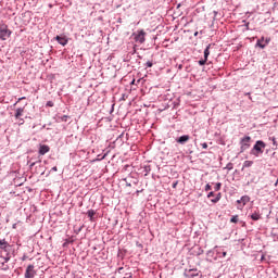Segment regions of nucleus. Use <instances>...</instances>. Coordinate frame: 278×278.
Here are the masks:
<instances>
[{
	"label": "nucleus",
	"mask_w": 278,
	"mask_h": 278,
	"mask_svg": "<svg viewBox=\"0 0 278 278\" xmlns=\"http://www.w3.org/2000/svg\"><path fill=\"white\" fill-rule=\"evenodd\" d=\"M179 185V180H176V181H174L173 184H172V188H177V186Z\"/></svg>",
	"instance_id": "obj_39"
},
{
	"label": "nucleus",
	"mask_w": 278,
	"mask_h": 278,
	"mask_svg": "<svg viewBox=\"0 0 278 278\" xmlns=\"http://www.w3.org/2000/svg\"><path fill=\"white\" fill-rule=\"evenodd\" d=\"M220 188H223V184L222 182H216L215 187H214L215 192H218L220 190Z\"/></svg>",
	"instance_id": "obj_27"
},
{
	"label": "nucleus",
	"mask_w": 278,
	"mask_h": 278,
	"mask_svg": "<svg viewBox=\"0 0 278 278\" xmlns=\"http://www.w3.org/2000/svg\"><path fill=\"white\" fill-rule=\"evenodd\" d=\"M202 253H203V250H201L198 255H201Z\"/></svg>",
	"instance_id": "obj_58"
},
{
	"label": "nucleus",
	"mask_w": 278,
	"mask_h": 278,
	"mask_svg": "<svg viewBox=\"0 0 278 278\" xmlns=\"http://www.w3.org/2000/svg\"><path fill=\"white\" fill-rule=\"evenodd\" d=\"M137 84H140V79L137 80Z\"/></svg>",
	"instance_id": "obj_62"
},
{
	"label": "nucleus",
	"mask_w": 278,
	"mask_h": 278,
	"mask_svg": "<svg viewBox=\"0 0 278 278\" xmlns=\"http://www.w3.org/2000/svg\"><path fill=\"white\" fill-rule=\"evenodd\" d=\"M40 162H42V161H40V160L39 161H35V162L29 161L28 164H29L30 168H34V166L37 165V164H40Z\"/></svg>",
	"instance_id": "obj_29"
},
{
	"label": "nucleus",
	"mask_w": 278,
	"mask_h": 278,
	"mask_svg": "<svg viewBox=\"0 0 278 278\" xmlns=\"http://www.w3.org/2000/svg\"><path fill=\"white\" fill-rule=\"evenodd\" d=\"M218 261V255L216 253V248H214L213 250H208L206 252V262H216Z\"/></svg>",
	"instance_id": "obj_11"
},
{
	"label": "nucleus",
	"mask_w": 278,
	"mask_h": 278,
	"mask_svg": "<svg viewBox=\"0 0 278 278\" xmlns=\"http://www.w3.org/2000/svg\"><path fill=\"white\" fill-rule=\"evenodd\" d=\"M124 269V267H119L118 269H117V273H121V270H123Z\"/></svg>",
	"instance_id": "obj_52"
},
{
	"label": "nucleus",
	"mask_w": 278,
	"mask_h": 278,
	"mask_svg": "<svg viewBox=\"0 0 278 278\" xmlns=\"http://www.w3.org/2000/svg\"><path fill=\"white\" fill-rule=\"evenodd\" d=\"M132 36H134L135 42H139V45H143V42L147 40L146 39L147 33L144 31V29L137 30L136 33L132 34Z\"/></svg>",
	"instance_id": "obj_6"
},
{
	"label": "nucleus",
	"mask_w": 278,
	"mask_h": 278,
	"mask_svg": "<svg viewBox=\"0 0 278 278\" xmlns=\"http://www.w3.org/2000/svg\"><path fill=\"white\" fill-rule=\"evenodd\" d=\"M268 45H270V37L264 38L261 37L257 39L256 43H255V48L257 49H266V47H268Z\"/></svg>",
	"instance_id": "obj_8"
},
{
	"label": "nucleus",
	"mask_w": 278,
	"mask_h": 278,
	"mask_svg": "<svg viewBox=\"0 0 278 278\" xmlns=\"http://www.w3.org/2000/svg\"><path fill=\"white\" fill-rule=\"evenodd\" d=\"M12 36V30L8 28V25L0 23V40H8Z\"/></svg>",
	"instance_id": "obj_4"
},
{
	"label": "nucleus",
	"mask_w": 278,
	"mask_h": 278,
	"mask_svg": "<svg viewBox=\"0 0 278 278\" xmlns=\"http://www.w3.org/2000/svg\"><path fill=\"white\" fill-rule=\"evenodd\" d=\"M251 166H253V161H244L242 170H244V168H251Z\"/></svg>",
	"instance_id": "obj_19"
},
{
	"label": "nucleus",
	"mask_w": 278,
	"mask_h": 278,
	"mask_svg": "<svg viewBox=\"0 0 278 278\" xmlns=\"http://www.w3.org/2000/svg\"><path fill=\"white\" fill-rule=\"evenodd\" d=\"M25 260H27V256H26V255H24V256L22 257V261H23V262H25Z\"/></svg>",
	"instance_id": "obj_51"
},
{
	"label": "nucleus",
	"mask_w": 278,
	"mask_h": 278,
	"mask_svg": "<svg viewBox=\"0 0 278 278\" xmlns=\"http://www.w3.org/2000/svg\"><path fill=\"white\" fill-rule=\"evenodd\" d=\"M117 257H121V260H125V254H123V252H121V250H119Z\"/></svg>",
	"instance_id": "obj_38"
},
{
	"label": "nucleus",
	"mask_w": 278,
	"mask_h": 278,
	"mask_svg": "<svg viewBox=\"0 0 278 278\" xmlns=\"http://www.w3.org/2000/svg\"><path fill=\"white\" fill-rule=\"evenodd\" d=\"M215 252L217 253V260H223L227 257V251H225V248L223 247H215Z\"/></svg>",
	"instance_id": "obj_13"
},
{
	"label": "nucleus",
	"mask_w": 278,
	"mask_h": 278,
	"mask_svg": "<svg viewBox=\"0 0 278 278\" xmlns=\"http://www.w3.org/2000/svg\"><path fill=\"white\" fill-rule=\"evenodd\" d=\"M140 192H142V190H137V191H136L137 194H140Z\"/></svg>",
	"instance_id": "obj_55"
},
{
	"label": "nucleus",
	"mask_w": 278,
	"mask_h": 278,
	"mask_svg": "<svg viewBox=\"0 0 278 278\" xmlns=\"http://www.w3.org/2000/svg\"><path fill=\"white\" fill-rule=\"evenodd\" d=\"M247 203H251V197L248 194L242 195L239 200H237V210H244Z\"/></svg>",
	"instance_id": "obj_7"
},
{
	"label": "nucleus",
	"mask_w": 278,
	"mask_h": 278,
	"mask_svg": "<svg viewBox=\"0 0 278 278\" xmlns=\"http://www.w3.org/2000/svg\"><path fill=\"white\" fill-rule=\"evenodd\" d=\"M123 181L126 182V186H127L128 188H131V182L127 181V178H123Z\"/></svg>",
	"instance_id": "obj_40"
},
{
	"label": "nucleus",
	"mask_w": 278,
	"mask_h": 278,
	"mask_svg": "<svg viewBox=\"0 0 278 278\" xmlns=\"http://www.w3.org/2000/svg\"><path fill=\"white\" fill-rule=\"evenodd\" d=\"M238 218H239L238 215H232L230 218V223H233L235 225L238 224Z\"/></svg>",
	"instance_id": "obj_28"
},
{
	"label": "nucleus",
	"mask_w": 278,
	"mask_h": 278,
	"mask_svg": "<svg viewBox=\"0 0 278 278\" xmlns=\"http://www.w3.org/2000/svg\"><path fill=\"white\" fill-rule=\"evenodd\" d=\"M266 149V142L263 140H257L253 148L250 151V155H254V157H260L264 153V150Z\"/></svg>",
	"instance_id": "obj_1"
},
{
	"label": "nucleus",
	"mask_w": 278,
	"mask_h": 278,
	"mask_svg": "<svg viewBox=\"0 0 278 278\" xmlns=\"http://www.w3.org/2000/svg\"><path fill=\"white\" fill-rule=\"evenodd\" d=\"M212 197H214V191L207 193V199H212Z\"/></svg>",
	"instance_id": "obj_42"
},
{
	"label": "nucleus",
	"mask_w": 278,
	"mask_h": 278,
	"mask_svg": "<svg viewBox=\"0 0 278 278\" xmlns=\"http://www.w3.org/2000/svg\"><path fill=\"white\" fill-rule=\"evenodd\" d=\"M269 140H271V142H273V149L276 150L277 147H278L277 138H275V137H269Z\"/></svg>",
	"instance_id": "obj_24"
},
{
	"label": "nucleus",
	"mask_w": 278,
	"mask_h": 278,
	"mask_svg": "<svg viewBox=\"0 0 278 278\" xmlns=\"http://www.w3.org/2000/svg\"><path fill=\"white\" fill-rule=\"evenodd\" d=\"M7 244H10L5 239H0V247H5Z\"/></svg>",
	"instance_id": "obj_32"
},
{
	"label": "nucleus",
	"mask_w": 278,
	"mask_h": 278,
	"mask_svg": "<svg viewBox=\"0 0 278 278\" xmlns=\"http://www.w3.org/2000/svg\"><path fill=\"white\" fill-rule=\"evenodd\" d=\"M71 243H73V241L66 239L65 242L63 243V249H66V247H68Z\"/></svg>",
	"instance_id": "obj_33"
},
{
	"label": "nucleus",
	"mask_w": 278,
	"mask_h": 278,
	"mask_svg": "<svg viewBox=\"0 0 278 278\" xmlns=\"http://www.w3.org/2000/svg\"><path fill=\"white\" fill-rule=\"evenodd\" d=\"M278 185V179L276 180V182H275V186H277Z\"/></svg>",
	"instance_id": "obj_60"
},
{
	"label": "nucleus",
	"mask_w": 278,
	"mask_h": 278,
	"mask_svg": "<svg viewBox=\"0 0 278 278\" xmlns=\"http://www.w3.org/2000/svg\"><path fill=\"white\" fill-rule=\"evenodd\" d=\"M240 144V153H244V151L251 149V136H244L239 141Z\"/></svg>",
	"instance_id": "obj_3"
},
{
	"label": "nucleus",
	"mask_w": 278,
	"mask_h": 278,
	"mask_svg": "<svg viewBox=\"0 0 278 278\" xmlns=\"http://www.w3.org/2000/svg\"><path fill=\"white\" fill-rule=\"evenodd\" d=\"M55 105V103H53V101H48L46 103V108H53Z\"/></svg>",
	"instance_id": "obj_36"
},
{
	"label": "nucleus",
	"mask_w": 278,
	"mask_h": 278,
	"mask_svg": "<svg viewBox=\"0 0 278 278\" xmlns=\"http://www.w3.org/2000/svg\"><path fill=\"white\" fill-rule=\"evenodd\" d=\"M198 63H199V66H205V64H207V60L201 59L198 61Z\"/></svg>",
	"instance_id": "obj_30"
},
{
	"label": "nucleus",
	"mask_w": 278,
	"mask_h": 278,
	"mask_svg": "<svg viewBox=\"0 0 278 278\" xmlns=\"http://www.w3.org/2000/svg\"><path fill=\"white\" fill-rule=\"evenodd\" d=\"M53 40H55L62 47H66V45H68V37L66 35H56Z\"/></svg>",
	"instance_id": "obj_12"
},
{
	"label": "nucleus",
	"mask_w": 278,
	"mask_h": 278,
	"mask_svg": "<svg viewBox=\"0 0 278 278\" xmlns=\"http://www.w3.org/2000/svg\"><path fill=\"white\" fill-rule=\"evenodd\" d=\"M190 140V135H182L178 138H176V142L178 144H186V142H188Z\"/></svg>",
	"instance_id": "obj_15"
},
{
	"label": "nucleus",
	"mask_w": 278,
	"mask_h": 278,
	"mask_svg": "<svg viewBox=\"0 0 278 278\" xmlns=\"http://www.w3.org/2000/svg\"><path fill=\"white\" fill-rule=\"evenodd\" d=\"M10 249H12V245H10V243H7V245L0 247V250L3 251L5 254L10 253Z\"/></svg>",
	"instance_id": "obj_18"
},
{
	"label": "nucleus",
	"mask_w": 278,
	"mask_h": 278,
	"mask_svg": "<svg viewBox=\"0 0 278 278\" xmlns=\"http://www.w3.org/2000/svg\"><path fill=\"white\" fill-rule=\"evenodd\" d=\"M124 62H131V54H127L125 58H124Z\"/></svg>",
	"instance_id": "obj_35"
},
{
	"label": "nucleus",
	"mask_w": 278,
	"mask_h": 278,
	"mask_svg": "<svg viewBox=\"0 0 278 278\" xmlns=\"http://www.w3.org/2000/svg\"><path fill=\"white\" fill-rule=\"evenodd\" d=\"M105 157H108V153H105L104 155H102L100 159H98L99 161L101 160H105Z\"/></svg>",
	"instance_id": "obj_44"
},
{
	"label": "nucleus",
	"mask_w": 278,
	"mask_h": 278,
	"mask_svg": "<svg viewBox=\"0 0 278 278\" xmlns=\"http://www.w3.org/2000/svg\"><path fill=\"white\" fill-rule=\"evenodd\" d=\"M49 151H51V148L48 144H42V143L39 144V150H38L39 155H47Z\"/></svg>",
	"instance_id": "obj_14"
},
{
	"label": "nucleus",
	"mask_w": 278,
	"mask_h": 278,
	"mask_svg": "<svg viewBox=\"0 0 278 278\" xmlns=\"http://www.w3.org/2000/svg\"><path fill=\"white\" fill-rule=\"evenodd\" d=\"M204 190L205 192H210V190H212V185L206 184Z\"/></svg>",
	"instance_id": "obj_37"
},
{
	"label": "nucleus",
	"mask_w": 278,
	"mask_h": 278,
	"mask_svg": "<svg viewBox=\"0 0 278 278\" xmlns=\"http://www.w3.org/2000/svg\"><path fill=\"white\" fill-rule=\"evenodd\" d=\"M184 277L185 278H201L203 277V274L198 268H186L184 270Z\"/></svg>",
	"instance_id": "obj_2"
},
{
	"label": "nucleus",
	"mask_w": 278,
	"mask_h": 278,
	"mask_svg": "<svg viewBox=\"0 0 278 278\" xmlns=\"http://www.w3.org/2000/svg\"><path fill=\"white\" fill-rule=\"evenodd\" d=\"M136 247H137L138 249H144V245H142V243H139L138 241L136 242Z\"/></svg>",
	"instance_id": "obj_41"
},
{
	"label": "nucleus",
	"mask_w": 278,
	"mask_h": 278,
	"mask_svg": "<svg viewBox=\"0 0 278 278\" xmlns=\"http://www.w3.org/2000/svg\"><path fill=\"white\" fill-rule=\"evenodd\" d=\"M134 184H135V186H137V184H138V180H135V181H134Z\"/></svg>",
	"instance_id": "obj_57"
},
{
	"label": "nucleus",
	"mask_w": 278,
	"mask_h": 278,
	"mask_svg": "<svg viewBox=\"0 0 278 278\" xmlns=\"http://www.w3.org/2000/svg\"><path fill=\"white\" fill-rule=\"evenodd\" d=\"M143 173H146L144 176L147 177V175H149V173H151V166L150 165H146L143 167Z\"/></svg>",
	"instance_id": "obj_26"
},
{
	"label": "nucleus",
	"mask_w": 278,
	"mask_h": 278,
	"mask_svg": "<svg viewBox=\"0 0 278 278\" xmlns=\"http://www.w3.org/2000/svg\"><path fill=\"white\" fill-rule=\"evenodd\" d=\"M138 58L141 60L142 59V56L141 55H138Z\"/></svg>",
	"instance_id": "obj_63"
},
{
	"label": "nucleus",
	"mask_w": 278,
	"mask_h": 278,
	"mask_svg": "<svg viewBox=\"0 0 278 278\" xmlns=\"http://www.w3.org/2000/svg\"><path fill=\"white\" fill-rule=\"evenodd\" d=\"M47 128V124H45L42 127H41V129H46Z\"/></svg>",
	"instance_id": "obj_56"
},
{
	"label": "nucleus",
	"mask_w": 278,
	"mask_h": 278,
	"mask_svg": "<svg viewBox=\"0 0 278 278\" xmlns=\"http://www.w3.org/2000/svg\"><path fill=\"white\" fill-rule=\"evenodd\" d=\"M184 68V65L182 64H179L178 65V71H181Z\"/></svg>",
	"instance_id": "obj_49"
},
{
	"label": "nucleus",
	"mask_w": 278,
	"mask_h": 278,
	"mask_svg": "<svg viewBox=\"0 0 278 278\" xmlns=\"http://www.w3.org/2000/svg\"><path fill=\"white\" fill-rule=\"evenodd\" d=\"M248 218H250L254 223H257V220H262V211H260V207L252 208L248 215Z\"/></svg>",
	"instance_id": "obj_5"
},
{
	"label": "nucleus",
	"mask_w": 278,
	"mask_h": 278,
	"mask_svg": "<svg viewBox=\"0 0 278 278\" xmlns=\"http://www.w3.org/2000/svg\"><path fill=\"white\" fill-rule=\"evenodd\" d=\"M83 227H79L77 230H75V233H79L81 231Z\"/></svg>",
	"instance_id": "obj_48"
},
{
	"label": "nucleus",
	"mask_w": 278,
	"mask_h": 278,
	"mask_svg": "<svg viewBox=\"0 0 278 278\" xmlns=\"http://www.w3.org/2000/svg\"><path fill=\"white\" fill-rule=\"evenodd\" d=\"M130 84L134 86V84H136V79H132Z\"/></svg>",
	"instance_id": "obj_53"
},
{
	"label": "nucleus",
	"mask_w": 278,
	"mask_h": 278,
	"mask_svg": "<svg viewBox=\"0 0 278 278\" xmlns=\"http://www.w3.org/2000/svg\"><path fill=\"white\" fill-rule=\"evenodd\" d=\"M177 8H181V3H179V4L177 5Z\"/></svg>",
	"instance_id": "obj_61"
},
{
	"label": "nucleus",
	"mask_w": 278,
	"mask_h": 278,
	"mask_svg": "<svg viewBox=\"0 0 278 278\" xmlns=\"http://www.w3.org/2000/svg\"><path fill=\"white\" fill-rule=\"evenodd\" d=\"M36 266L29 264L27 267H26V271L24 274V278H34L36 277L37 275V271H36Z\"/></svg>",
	"instance_id": "obj_10"
},
{
	"label": "nucleus",
	"mask_w": 278,
	"mask_h": 278,
	"mask_svg": "<svg viewBox=\"0 0 278 278\" xmlns=\"http://www.w3.org/2000/svg\"><path fill=\"white\" fill-rule=\"evenodd\" d=\"M153 60H151V61H147L146 63H144V68H153Z\"/></svg>",
	"instance_id": "obj_25"
},
{
	"label": "nucleus",
	"mask_w": 278,
	"mask_h": 278,
	"mask_svg": "<svg viewBox=\"0 0 278 278\" xmlns=\"http://www.w3.org/2000/svg\"><path fill=\"white\" fill-rule=\"evenodd\" d=\"M97 215V211L94 210H88L87 216L91 223H94V216Z\"/></svg>",
	"instance_id": "obj_16"
},
{
	"label": "nucleus",
	"mask_w": 278,
	"mask_h": 278,
	"mask_svg": "<svg viewBox=\"0 0 278 278\" xmlns=\"http://www.w3.org/2000/svg\"><path fill=\"white\" fill-rule=\"evenodd\" d=\"M264 260H266V255L262 254L261 262H264Z\"/></svg>",
	"instance_id": "obj_47"
},
{
	"label": "nucleus",
	"mask_w": 278,
	"mask_h": 278,
	"mask_svg": "<svg viewBox=\"0 0 278 278\" xmlns=\"http://www.w3.org/2000/svg\"><path fill=\"white\" fill-rule=\"evenodd\" d=\"M220 199H223V194L219 192L216 194V197L214 199H212V203H218V201H220Z\"/></svg>",
	"instance_id": "obj_22"
},
{
	"label": "nucleus",
	"mask_w": 278,
	"mask_h": 278,
	"mask_svg": "<svg viewBox=\"0 0 278 278\" xmlns=\"http://www.w3.org/2000/svg\"><path fill=\"white\" fill-rule=\"evenodd\" d=\"M193 36H194V37L199 36V31H195V33L193 34Z\"/></svg>",
	"instance_id": "obj_54"
},
{
	"label": "nucleus",
	"mask_w": 278,
	"mask_h": 278,
	"mask_svg": "<svg viewBox=\"0 0 278 278\" xmlns=\"http://www.w3.org/2000/svg\"><path fill=\"white\" fill-rule=\"evenodd\" d=\"M245 27H247V29H249V25H247Z\"/></svg>",
	"instance_id": "obj_64"
},
{
	"label": "nucleus",
	"mask_w": 278,
	"mask_h": 278,
	"mask_svg": "<svg viewBox=\"0 0 278 278\" xmlns=\"http://www.w3.org/2000/svg\"><path fill=\"white\" fill-rule=\"evenodd\" d=\"M51 170H52L53 173H58V166L52 167Z\"/></svg>",
	"instance_id": "obj_45"
},
{
	"label": "nucleus",
	"mask_w": 278,
	"mask_h": 278,
	"mask_svg": "<svg viewBox=\"0 0 278 278\" xmlns=\"http://www.w3.org/2000/svg\"><path fill=\"white\" fill-rule=\"evenodd\" d=\"M13 229H16V224H13Z\"/></svg>",
	"instance_id": "obj_59"
},
{
	"label": "nucleus",
	"mask_w": 278,
	"mask_h": 278,
	"mask_svg": "<svg viewBox=\"0 0 278 278\" xmlns=\"http://www.w3.org/2000/svg\"><path fill=\"white\" fill-rule=\"evenodd\" d=\"M227 170H233V163L229 162L226 167Z\"/></svg>",
	"instance_id": "obj_31"
},
{
	"label": "nucleus",
	"mask_w": 278,
	"mask_h": 278,
	"mask_svg": "<svg viewBox=\"0 0 278 278\" xmlns=\"http://www.w3.org/2000/svg\"><path fill=\"white\" fill-rule=\"evenodd\" d=\"M202 149H207V142L201 143Z\"/></svg>",
	"instance_id": "obj_43"
},
{
	"label": "nucleus",
	"mask_w": 278,
	"mask_h": 278,
	"mask_svg": "<svg viewBox=\"0 0 278 278\" xmlns=\"http://www.w3.org/2000/svg\"><path fill=\"white\" fill-rule=\"evenodd\" d=\"M68 118H71V116L68 115L58 116V121H60L61 123H67Z\"/></svg>",
	"instance_id": "obj_20"
},
{
	"label": "nucleus",
	"mask_w": 278,
	"mask_h": 278,
	"mask_svg": "<svg viewBox=\"0 0 278 278\" xmlns=\"http://www.w3.org/2000/svg\"><path fill=\"white\" fill-rule=\"evenodd\" d=\"M27 99L26 97L18 98L17 101L13 104V106H16L17 103H21V101H25Z\"/></svg>",
	"instance_id": "obj_34"
},
{
	"label": "nucleus",
	"mask_w": 278,
	"mask_h": 278,
	"mask_svg": "<svg viewBox=\"0 0 278 278\" xmlns=\"http://www.w3.org/2000/svg\"><path fill=\"white\" fill-rule=\"evenodd\" d=\"M245 97H249L250 101L253 99V98L251 97V92H247V93H245Z\"/></svg>",
	"instance_id": "obj_46"
},
{
	"label": "nucleus",
	"mask_w": 278,
	"mask_h": 278,
	"mask_svg": "<svg viewBox=\"0 0 278 278\" xmlns=\"http://www.w3.org/2000/svg\"><path fill=\"white\" fill-rule=\"evenodd\" d=\"M215 43H208L206 46V48L204 49V59L207 60V58H210V49H212V47H214Z\"/></svg>",
	"instance_id": "obj_17"
},
{
	"label": "nucleus",
	"mask_w": 278,
	"mask_h": 278,
	"mask_svg": "<svg viewBox=\"0 0 278 278\" xmlns=\"http://www.w3.org/2000/svg\"><path fill=\"white\" fill-rule=\"evenodd\" d=\"M24 113H25V106L17 108L15 110L14 118L16 121H20V125H25V119L21 117V116H23Z\"/></svg>",
	"instance_id": "obj_9"
},
{
	"label": "nucleus",
	"mask_w": 278,
	"mask_h": 278,
	"mask_svg": "<svg viewBox=\"0 0 278 278\" xmlns=\"http://www.w3.org/2000/svg\"><path fill=\"white\" fill-rule=\"evenodd\" d=\"M123 136H125V132H122V134L117 137V140H118V138H123Z\"/></svg>",
	"instance_id": "obj_50"
},
{
	"label": "nucleus",
	"mask_w": 278,
	"mask_h": 278,
	"mask_svg": "<svg viewBox=\"0 0 278 278\" xmlns=\"http://www.w3.org/2000/svg\"><path fill=\"white\" fill-rule=\"evenodd\" d=\"M122 173H129V175H131V165H125L122 168Z\"/></svg>",
	"instance_id": "obj_23"
},
{
	"label": "nucleus",
	"mask_w": 278,
	"mask_h": 278,
	"mask_svg": "<svg viewBox=\"0 0 278 278\" xmlns=\"http://www.w3.org/2000/svg\"><path fill=\"white\" fill-rule=\"evenodd\" d=\"M2 258L4 260V262H2V265L8 264V262L12 260V255L10 253H7L4 256H2Z\"/></svg>",
	"instance_id": "obj_21"
}]
</instances>
